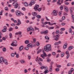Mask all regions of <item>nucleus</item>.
Listing matches in <instances>:
<instances>
[{
  "label": "nucleus",
  "instance_id": "obj_1",
  "mask_svg": "<svg viewBox=\"0 0 74 74\" xmlns=\"http://www.w3.org/2000/svg\"><path fill=\"white\" fill-rule=\"evenodd\" d=\"M44 49L45 51L48 52L49 51L51 50V45H47L46 46H45Z\"/></svg>",
  "mask_w": 74,
  "mask_h": 74
},
{
  "label": "nucleus",
  "instance_id": "obj_2",
  "mask_svg": "<svg viewBox=\"0 0 74 74\" xmlns=\"http://www.w3.org/2000/svg\"><path fill=\"white\" fill-rule=\"evenodd\" d=\"M16 13L17 16H21L22 15H24L23 13H22V12H21L19 10H17L16 11Z\"/></svg>",
  "mask_w": 74,
  "mask_h": 74
},
{
  "label": "nucleus",
  "instance_id": "obj_3",
  "mask_svg": "<svg viewBox=\"0 0 74 74\" xmlns=\"http://www.w3.org/2000/svg\"><path fill=\"white\" fill-rule=\"evenodd\" d=\"M39 8V5H36L34 7V10L35 11H41V9L39 8L38 9V8Z\"/></svg>",
  "mask_w": 74,
  "mask_h": 74
},
{
  "label": "nucleus",
  "instance_id": "obj_4",
  "mask_svg": "<svg viewBox=\"0 0 74 74\" xmlns=\"http://www.w3.org/2000/svg\"><path fill=\"white\" fill-rule=\"evenodd\" d=\"M17 43V42L16 40H14L13 41V43L12 42V43L11 44V45L12 46H16L18 45L17 44H16Z\"/></svg>",
  "mask_w": 74,
  "mask_h": 74
},
{
  "label": "nucleus",
  "instance_id": "obj_5",
  "mask_svg": "<svg viewBox=\"0 0 74 74\" xmlns=\"http://www.w3.org/2000/svg\"><path fill=\"white\" fill-rule=\"evenodd\" d=\"M58 13V11L54 10L53 11V15L55 16H56L57 15V14Z\"/></svg>",
  "mask_w": 74,
  "mask_h": 74
},
{
  "label": "nucleus",
  "instance_id": "obj_6",
  "mask_svg": "<svg viewBox=\"0 0 74 74\" xmlns=\"http://www.w3.org/2000/svg\"><path fill=\"white\" fill-rule=\"evenodd\" d=\"M35 3V1L32 0V1H31L30 2V3L29 4V6L30 7H31L33 4H34Z\"/></svg>",
  "mask_w": 74,
  "mask_h": 74
},
{
  "label": "nucleus",
  "instance_id": "obj_7",
  "mask_svg": "<svg viewBox=\"0 0 74 74\" xmlns=\"http://www.w3.org/2000/svg\"><path fill=\"white\" fill-rule=\"evenodd\" d=\"M31 30L34 31V29L33 28H32L31 27H28L27 28V32H29V31H30Z\"/></svg>",
  "mask_w": 74,
  "mask_h": 74
},
{
  "label": "nucleus",
  "instance_id": "obj_8",
  "mask_svg": "<svg viewBox=\"0 0 74 74\" xmlns=\"http://www.w3.org/2000/svg\"><path fill=\"white\" fill-rule=\"evenodd\" d=\"M3 62L6 64V65H8V61L7 60L5 59L3 61Z\"/></svg>",
  "mask_w": 74,
  "mask_h": 74
},
{
  "label": "nucleus",
  "instance_id": "obj_9",
  "mask_svg": "<svg viewBox=\"0 0 74 74\" xmlns=\"http://www.w3.org/2000/svg\"><path fill=\"white\" fill-rule=\"evenodd\" d=\"M18 23L17 24V25H18V26H19L20 25H21V20H19V19H18Z\"/></svg>",
  "mask_w": 74,
  "mask_h": 74
},
{
  "label": "nucleus",
  "instance_id": "obj_10",
  "mask_svg": "<svg viewBox=\"0 0 74 74\" xmlns=\"http://www.w3.org/2000/svg\"><path fill=\"white\" fill-rule=\"evenodd\" d=\"M27 47H31V48H32L33 47H34V46H33V45H32V43H30L29 44H28L27 45Z\"/></svg>",
  "mask_w": 74,
  "mask_h": 74
},
{
  "label": "nucleus",
  "instance_id": "obj_11",
  "mask_svg": "<svg viewBox=\"0 0 74 74\" xmlns=\"http://www.w3.org/2000/svg\"><path fill=\"white\" fill-rule=\"evenodd\" d=\"M32 14L33 16H36L37 15V13L36 12H34L32 13Z\"/></svg>",
  "mask_w": 74,
  "mask_h": 74
},
{
  "label": "nucleus",
  "instance_id": "obj_12",
  "mask_svg": "<svg viewBox=\"0 0 74 74\" xmlns=\"http://www.w3.org/2000/svg\"><path fill=\"white\" fill-rule=\"evenodd\" d=\"M23 46H21L19 48L20 51H21L22 50H23Z\"/></svg>",
  "mask_w": 74,
  "mask_h": 74
},
{
  "label": "nucleus",
  "instance_id": "obj_13",
  "mask_svg": "<svg viewBox=\"0 0 74 74\" xmlns=\"http://www.w3.org/2000/svg\"><path fill=\"white\" fill-rule=\"evenodd\" d=\"M22 34V32H19L16 33L15 34V35L16 36V35H18V34H19V35H21Z\"/></svg>",
  "mask_w": 74,
  "mask_h": 74
},
{
  "label": "nucleus",
  "instance_id": "obj_14",
  "mask_svg": "<svg viewBox=\"0 0 74 74\" xmlns=\"http://www.w3.org/2000/svg\"><path fill=\"white\" fill-rule=\"evenodd\" d=\"M17 3V2L16 1H15L13 3V5H17L18 4Z\"/></svg>",
  "mask_w": 74,
  "mask_h": 74
},
{
  "label": "nucleus",
  "instance_id": "obj_15",
  "mask_svg": "<svg viewBox=\"0 0 74 74\" xmlns=\"http://www.w3.org/2000/svg\"><path fill=\"white\" fill-rule=\"evenodd\" d=\"M20 62L21 63L23 64L24 63H25V61L24 60H20Z\"/></svg>",
  "mask_w": 74,
  "mask_h": 74
},
{
  "label": "nucleus",
  "instance_id": "obj_16",
  "mask_svg": "<svg viewBox=\"0 0 74 74\" xmlns=\"http://www.w3.org/2000/svg\"><path fill=\"white\" fill-rule=\"evenodd\" d=\"M65 11L66 12H69V9L67 8H65Z\"/></svg>",
  "mask_w": 74,
  "mask_h": 74
},
{
  "label": "nucleus",
  "instance_id": "obj_17",
  "mask_svg": "<svg viewBox=\"0 0 74 74\" xmlns=\"http://www.w3.org/2000/svg\"><path fill=\"white\" fill-rule=\"evenodd\" d=\"M71 49H73V47L70 46L68 48V50H71Z\"/></svg>",
  "mask_w": 74,
  "mask_h": 74
},
{
  "label": "nucleus",
  "instance_id": "obj_18",
  "mask_svg": "<svg viewBox=\"0 0 74 74\" xmlns=\"http://www.w3.org/2000/svg\"><path fill=\"white\" fill-rule=\"evenodd\" d=\"M67 44H65L63 46V48L64 49H66L67 48Z\"/></svg>",
  "mask_w": 74,
  "mask_h": 74
},
{
  "label": "nucleus",
  "instance_id": "obj_19",
  "mask_svg": "<svg viewBox=\"0 0 74 74\" xmlns=\"http://www.w3.org/2000/svg\"><path fill=\"white\" fill-rule=\"evenodd\" d=\"M44 34H47L48 33V30H46L44 31Z\"/></svg>",
  "mask_w": 74,
  "mask_h": 74
},
{
  "label": "nucleus",
  "instance_id": "obj_20",
  "mask_svg": "<svg viewBox=\"0 0 74 74\" xmlns=\"http://www.w3.org/2000/svg\"><path fill=\"white\" fill-rule=\"evenodd\" d=\"M36 18H38L39 19H40L41 18V16L40 15H38L36 16Z\"/></svg>",
  "mask_w": 74,
  "mask_h": 74
},
{
  "label": "nucleus",
  "instance_id": "obj_21",
  "mask_svg": "<svg viewBox=\"0 0 74 74\" xmlns=\"http://www.w3.org/2000/svg\"><path fill=\"white\" fill-rule=\"evenodd\" d=\"M29 41L28 40H26L25 41V44H29Z\"/></svg>",
  "mask_w": 74,
  "mask_h": 74
},
{
  "label": "nucleus",
  "instance_id": "obj_22",
  "mask_svg": "<svg viewBox=\"0 0 74 74\" xmlns=\"http://www.w3.org/2000/svg\"><path fill=\"white\" fill-rule=\"evenodd\" d=\"M56 41H57L58 40V39L59 36L58 35H57L56 36Z\"/></svg>",
  "mask_w": 74,
  "mask_h": 74
},
{
  "label": "nucleus",
  "instance_id": "obj_23",
  "mask_svg": "<svg viewBox=\"0 0 74 74\" xmlns=\"http://www.w3.org/2000/svg\"><path fill=\"white\" fill-rule=\"evenodd\" d=\"M64 55V53H61V57H63Z\"/></svg>",
  "mask_w": 74,
  "mask_h": 74
},
{
  "label": "nucleus",
  "instance_id": "obj_24",
  "mask_svg": "<svg viewBox=\"0 0 74 74\" xmlns=\"http://www.w3.org/2000/svg\"><path fill=\"white\" fill-rule=\"evenodd\" d=\"M3 52H6V51H7V49H6L5 47H4L3 49Z\"/></svg>",
  "mask_w": 74,
  "mask_h": 74
},
{
  "label": "nucleus",
  "instance_id": "obj_25",
  "mask_svg": "<svg viewBox=\"0 0 74 74\" xmlns=\"http://www.w3.org/2000/svg\"><path fill=\"white\" fill-rule=\"evenodd\" d=\"M41 49H40L37 52V54H38V53H40L41 52Z\"/></svg>",
  "mask_w": 74,
  "mask_h": 74
},
{
  "label": "nucleus",
  "instance_id": "obj_26",
  "mask_svg": "<svg viewBox=\"0 0 74 74\" xmlns=\"http://www.w3.org/2000/svg\"><path fill=\"white\" fill-rule=\"evenodd\" d=\"M57 4L58 5H61V3H60V0H59L57 2Z\"/></svg>",
  "mask_w": 74,
  "mask_h": 74
},
{
  "label": "nucleus",
  "instance_id": "obj_27",
  "mask_svg": "<svg viewBox=\"0 0 74 74\" xmlns=\"http://www.w3.org/2000/svg\"><path fill=\"white\" fill-rule=\"evenodd\" d=\"M45 38L46 40H49V38L48 37V36H45Z\"/></svg>",
  "mask_w": 74,
  "mask_h": 74
},
{
  "label": "nucleus",
  "instance_id": "obj_28",
  "mask_svg": "<svg viewBox=\"0 0 74 74\" xmlns=\"http://www.w3.org/2000/svg\"><path fill=\"white\" fill-rule=\"evenodd\" d=\"M49 72V71L48 70H46L44 72V74H47V73H48Z\"/></svg>",
  "mask_w": 74,
  "mask_h": 74
},
{
  "label": "nucleus",
  "instance_id": "obj_29",
  "mask_svg": "<svg viewBox=\"0 0 74 74\" xmlns=\"http://www.w3.org/2000/svg\"><path fill=\"white\" fill-rule=\"evenodd\" d=\"M6 31H7V29H3L1 31L3 33L6 32Z\"/></svg>",
  "mask_w": 74,
  "mask_h": 74
},
{
  "label": "nucleus",
  "instance_id": "obj_30",
  "mask_svg": "<svg viewBox=\"0 0 74 74\" xmlns=\"http://www.w3.org/2000/svg\"><path fill=\"white\" fill-rule=\"evenodd\" d=\"M13 30V28L12 27H10L9 28V32H11V31H12Z\"/></svg>",
  "mask_w": 74,
  "mask_h": 74
},
{
  "label": "nucleus",
  "instance_id": "obj_31",
  "mask_svg": "<svg viewBox=\"0 0 74 74\" xmlns=\"http://www.w3.org/2000/svg\"><path fill=\"white\" fill-rule=\"evenodd\" d=\"M40 69H41L42 70L43 69H44V68H45V66H42L41 67H40Z\"/></svg>",
  "mask_w": 74,
  "mask_h": 74
},
{
  "label": "nucleus",
  "instance_id": "obj_32",
  "mask_svg": "<svg viewBox=\"0 0 74 74\" xmlns=\"http://www.w3.org/2000/svg\"><path fill=\"white\" fill-rule=\"evenodd\" d=\"M0 60L1 61V62H3V61H4V59H3V58L2 57H0Z\"/></svg>",
  "mask_w": 74,
  "mask_h": 74
},
{
  "label": "nucleus",
  "instance_id": "obj_33",
  "mask_svg": "<svg viewBox=\"0 0 74 74\" xmlns=\"http://www.w3.org/2000/svg\"><path fill=\"white\" fill-rule=\"evenodd\" d=\"M54 29V27H49V30L52 29Z\"/></svg>",
  "mask_w": 74,
  "mask_h": 74
},
{
  "label": "nucleus",
  "instance_id": "obj_34",
  "mask_svg": "<svg viewBox=\"0 0 74 74\" xmlns=\"http://www.w3.org/2000/svg\"><path fill=\"white\" fill-rule=\"evenodd\" d=\"M24 5L25 6H26V7H27V6L28 5V4H27V2H25L24 3Z\"/></svg>",
  "mask_w": 74,
  "mask_h": 74
},
{
  "label": "nucleus",
  "instance_id": "obj_35",
  "mask_svg": "<svg viewBox=\"0 0 74 74\" xmlns=\"http://www.w3.org/2000/svg\"><path fill=\"white\" fill-rule=\"evenodd\" d=\"M58 33H59V30L58 29L57 30L56 32V34H58Z\"/></svg>",
  "mask_w": 74,
  "mask_h": 74
},
{
  "label": "nucleus",
  "instance_id": "obj_36",
  "mask_svg": "<svg viewBox=\"0 0 74 74\" xmlns=\"http://www.w3.org/2000/svg\"><path fill=\"white\" fill-rule=\"evenodd\" d=\"M41 57H42L43 59H45V57L44 56V55L42 54L41 55Z\"/></svg>",
  "mask_w": 74,
  "mask_h": 74
},
{
  "label": "nucleus",
  "instance_id": "obj_37",
  "mask_svg": "<svg viewBox=\"0 0 74 74\" xmlns=\"http://www.w3.org/2000/svg\"><path fill=\"white\" fill-rule=\"evenodd\" d=\"M5 9L6 11H8V7H5Z\"/></svg>",
  "mask_w": 74,
  "mask_h": 74
},
{
  "label": "nucleus",
  "instance_id": "obj_38",
  "mask_svg": "<svg viewBox=\"0 0 74 74\" xmlns=\"http://www.w3.org/2000/svg\"><path fill=\"white\" fill-rule=\"evenodd\" d=\"M65 30V28H62L60 29L61 31H64V30Z\"/></svg>",
  "mask_w": 74,
  "mask_h": 74
},
{
  "label": "nucleus",
  "instance_id": "obj_39",
  "mask_svg": "<svg viewBox=\"0 0 74 74\" xmlns=\"http://www.w3.org/2000/svg\"><path fill=\"white\" fill-rule=\"evenodd\" d=\"M43 53L45 56H47V54H46V53H45V52H43Z\"/></svg>",
  "mask_w": 74,
  "mask_h": 74
},
{
  "label": "nucleus",
  "instance_id": "obj_40",
  "mask_svg": "<svg viewBox=\"0 0 74 74\" xmlns=\"http://www.w3.org/2000/svg\"><path fill=\"white\" fill-rule=\"evenodd\" d=\"M9 35L10 36V38H12V33H10L9 34Z\"/></svg>",
  "mask_w": 74,
  "mask_h": 74
},
{
  "label": "nucleus",
  "instance_id": "obj_41",
  "mask_svg": "<svg viewBox=\"0 0 74 74\" xmlns=\"http://www.w3.org/2000/svg\"><path fill=\"white\" fill-rule=\"evenodd\" d=\"M24 73H27V69H25L24 70Z\"/></svg>",
  "mask_w": 74,
  "mask_h": 74
},
{
  "label": "nucleus",
  "instance_id": "obj_42",
  "mask_svg": "<svg viewBox=\"0 0 74 74\" xmlns=\"http://www.w3.org/2000/svg\"><path fill=\"white\" fill-rule=\"evenodd\" d=\"M36 45L37 46H39V45H40V43H39V42H37L36 43Z\"/></svg>",
  "mask_w": 74,
  "mask_h": 74
},
{
  "label": "nucleus",
  "instance_id": "obj_43",
  "mask_svg": "<svg viewBox=\"0 0 74 74\" xmlns=\"http://www.w3.org/2000/svg\"><path fill=\"white\" fill-rule=\"evenodd\" d=\"M65 16H63L62 19V21H64V19H65Z\"/></svg>",
  "mask_w": 74,
  "mask_h": 74
},
{
  "label": "nucleus",
  "instance_id": "obj_44",
  "mask_svg": "<svg viewBox=\"0 0 74 74\" xmlns=\"http://www.w3.org/2000/svg\"><path fill=\"white\" fill-rule=\"evenodd\" d=\"M1 36H2V33H1V32L0 31V39H1L2 38Z\"/></svg>",
  "mask_w": 74,
  "mask_h": 74
},
{
  "label": "nucleus",
  "instance_id": "obj_45",
  "mask_svg": "<svg viewBox=\"0 0 74 74\" xmlns=\"http://www.w3.org/2000/svg\"><path fill=\"white\" fill-rule=\"evenodd\" d=\"M57 67L60 68L62 67V66L60 65H57Z\"/></svg>",
  "mask_w": 74,
  "mask_h": 74
},
{
  "label": "nucleus",
  "instance_id": "obj_46",
  "mask_svg": "<svg viewBox=\"0 0 74 74\" xmlns=\"http://www.w3.org/2000/svg\"><path fill=\"white\" fill-rule=\"evenodd\" d=\"M64 4H66V5H69V3L67 2H65Z\"/></svg>",
  "mask_w": 74,
  "mask_h": 74
},
{
  "label": "nucleus",
  "instance_id": "obj_47",
  "mask_svg": "<svg viewBox=\"0 0 74 74\" xmlns=\"http://www.w3.org/2000/svg\"><path fill=\"white\" fill-rule=\"evenodd\" d=\"M16 0H10V3H12V1H16Z\"/></svg>",
  "mask_w": 74,
  "mask_h": 74
},
{
  "label": "nucleus",
  "instance_id": "obj_48",
  "mask_svg": "<svg viewBox=\"0 0 74 74\" xmlns=\"http://www.w3.org/2000/svg\"><path fill=\"white\" fill-rule=\"evenodd\" d=\"M15 6H14V8H18V4L17 5H15Z\"/></svg>",
  "mask_w": 74,
  "mask_h": 74
},
{
  "label": "nucleus",
  "instance_id": "obj_49",
  "mask_svg": "<svg viewBox=\"0 0 74 74\" xmlns=\"http://www.w3.org/2000/svg\"><path fill=\"white\" fill-rule=\"evenodd\" d=\"M69 56H70V54H67V56L66 57V59H69Z\"/></svg>",
  "mask_w": 74,
  "mask_h": 74
},
{
  "label": "nucleus",
  "instance_id": "obj_50",
  "mask_svg": "<svg viewBox=\"0 0 74 74\" xmlns=\"http://www.w3.org/2000/svg\"><path fill=\"white\" fill-rule=\"evenodd\" d=\"M56 71H59V68H56Z\"/></svg>",
  "mask_w": 74,
  "mask_h": 74
},
{
  "label": "nucleus",
  "instance_id": "obj_51",
  "mask_svg": "<svg viewBox=\"0 0 74 74\" xmlns=\"http://www.w3.org/2000/svg\"><path fill=\"white\" fill-rule=\"evenodd\" d=\"M52 55H56V53H55V52H53L52 53Z\"/></svg>",
  "mask_w": 74,
  "mask_h": 74
},
{
  "label": "nucleus",
  "instance_id": "obj_52",
  "mask_svg": "<svg viewBox=\"0 0 74 74\" xmlns=\"http://www.w3.org/2000/svg\"><path fill=\"white\" fill-rule=\"evenodd\" d=\"M63 6L62 5L61 6L60 8V10H63Z\"/></svg>",
  "mask_w": 74,
  "mask_h": 74
},
{
  "label": "nucleus",
  "instance_id": "obj_53",
  "mask_svg": "<svg viewBox=\"0 0 74 74\" xmlns=\"http://www.w3.org/2000/svg\"><path fill=\"white\" fill-rule=\"evenodd\" d=\"M36 39L34 38V39H33V41L34 42H36Z\"/></svg>",
  "mask_w": 74,
  "mask_h": 74
},
{
  "label": "nucleus",
  "instance_id": "obj_54",
  "mask_svg": "<svg viewBox=\"0 0 74 74\" xmlns=\"http://www.w3.org/2000/svg\"><path fill=\"white\" fill-rule=\"evenodd\" d=\"M47 62H51V60L49 59H47Z\"/></svg>",
  "mask_w": 74,
  "mask_h": 74
},
{
  "label": "nucleus",
  "instance_id": "obj_55",
  "mask_svg": "<svg viewBox=\"0 0 74 74\" xmlns=\"http://www.w3.org/2000/svg\"><path fill=\"white\" fill-rule=\"evenodd\" d=\"M69 51H66V55H69Z\"/></svg>",
  "mask_w": 74,
  "mask_h": 74
},
{
  "label": "nucleus",
  "instance_id": "obj_56",
  "mask_svg": "<svg viewBox=\"0 0 74 74\" xmlns=\"http://www.w3.org/2000/svg\"><path fill=\"white\" fill-rule=\"evenodd\" d=\"M34 28H35V30H39V29L38 28L35 27Z\"/></svg>",
  "mask_w": 74,
  "mask_h": 74
},
{
  "label": "nucleus",
  "instance_id": "obj_57",
  "mask_svg": "<svg viewBox=\"0 0 74 74\" xmlns=\"http://www.w3.org/2000/svg\"><path fill=\"white\" fill-rule=\"evenodd\" d=\"M71 65V63H69L67 64V66H70Z\"/></svg>",
  "mask_w": 74,
  "mask_h": 74
},
{
  "label": "nucleus",
  "instance_id": "obj_58",
  "mask_svg": "<svg viewBox=\"0 0 74 74\" xmlns=\"http://www.w3.org/2000/svg\"><path fill=\"white\" fill-rule=\"evenodd\" d=\"M12 26H15V24L14 23H12L11 24Z\"/></svg>",
  "mask_w": 74,
  "mask_h": 74
},
{
  "label": "nucleus",
  "instance_id": "obj_59",
  "mask_svg": "<svg viewBox=\"0 0 74 74\" xmlns=\"http://www.w3.org/2000/svg\"><path fill=\"white\" fill-rule=\"evenodd\" d=\"M11 56H12V57H14V53H12L11 54Z\"/></svg>",
  "mask_w": 74,
  "mask_h": 74
},
{
  "label": "nucleus",
  "instance_id": "obj_60",
  "mask_svg": "<svg viewBox=\"0 0 74 74\" xmlns=\"http://www.w3.org/2000/svg\"><path fill=\"white\" fill-rule=\"evenodd\" d=\"M50 69H52V65H51L49 67Z\"/></svg>",
  "mask_w": 74,
  "mask_h": 74
},
{
  "label": "nucleus",
  "instance_id": "obj_61",
  "mask_svg": "<svg viewBox=\"0 0 74 74\" xmlns=\"http://www.w3.org/2000/svg\"><path fill=\"white\" fill-rule=\"evenodd\" d=\"M45 70H48V67L47 66H45V67L44 68Z\"/></svg>",
  "mask_w": 74,
  "mask_h": 74
},
{
  "label": "nucleus",
  "instance_id": "obj_62",
  "mask_svg": "<svg viewBox=\"0 0 74 74\" xmlns=\"http://www.w3.org/2000/svg\"><path fill=\"white\" fill-rule=\"evenodd\" d=\"M72 32V29H71V28H70L69 30V33H71Z\"/></svg>",
  "mask_w": 74,
  "mask_h": 74
},
{
  "label": "nucleus",
  "instance_id": "obj_63",
  "mask_svg": "<svg viewBox=\"0 0 74 74\" xmlns=\"http://www.w3.org/2000/svg\"><path fill=\"white\" fill-rule=\"evenodd\" d=\"M74 69L72 68L71 69V72H72H72H73V71H74Z\"/></svg>",
  "mask_w": 74,
  "mask_h": 74
},
{
  "label": "nucleus",
  "instance_id": "obj_64",
  "mask_svg": "<svg viewBox=\"0 0 74 74\" xmlns=\"http://www.w3.org/2000/svg\"><path fill=\"white\" fill-rule=\"evenodd\" d=\"M71 16H72V18H73V19H74V15H73V14H71Z\"/></svg>",
  "mask_w": 74,
  "mask_h": 74
}]
</instances>
